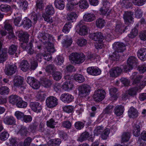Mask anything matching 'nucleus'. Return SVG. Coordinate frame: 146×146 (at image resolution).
<instances>
[{
	"label": "nucleus",
	"instance_id": "nucleus-1",
	"mask_svg": "<svg viewBox=\"0 0 146 146\" xmlns=\"http://www.w3.org/2000/svg\"><path fill=\"white\" fill-rule=\"evenodd\" d=\"M38 37L44 44H46L48 45L45 46L48 52H49V53H53V45L50 42L52 38L50 35L46 33H41L38 36Z\"/></svg>",
	"mask_w": 146,
	"mask_h": 146
},
{
	"label": "nucleus",
	"instance_id": "nucleus-2",
	"mask_svg": "<svg viewBox=\"0 0 146 146\" xmlns=\"http://www.w3.org/2000/svg\"><path fill=\"white\" fill-rule=\"evenodd\" d=\"M142 75H137V73L134 72L131 76V79L133 80V84L136 85L138 88L142 89L146 85V81L144 79L143 80Z\"/></svg>",
	"mask_w": 146,
	"mask_h": 146
},
{
	"label": "nucleus",
	"instance_id": "nucleus-3",
	"mask_svg": "<svg viewBox=\"0 0 146 146\" xmlns=\"http://www.w3.org/2000/svg\"><path fill=\"white\" fill-rule=\"evenodd\" d=\"M69 59L72 63L79 64L83 62L85 60V56L83 53H72L69 56Z\"/></svg>",
	"mask_w": 146,
	"mask_h": 146
},
{
	"label": "nucleus",
	"instance_id": "nucleus-4",
	"mask_svg": "<svg viewBox=\"0 0 146 146\" xmlns=\"http://www.w3.org/2000/svg\"><path fill=\"white\" fill-rule=\"evenodd\" d=\"M106 92L102 90H98L95 91L93 96V98L95 101L100 102L104 98Z\"/></svg>",
	"mask_w": 146,
	"mask_h": 146
},
{
	"label": "nucleus",
	"instance_id": "nucleus-5",
	"mask_svg": "<svg viewBox=\"0 0 146 146\" xmlns=\"http://www.w3.org/2000/svg\"><path fill=\"white\" fill-rule=\"evenodd\" d=\"M79 91V95L80 97H84L87 96L90 92V87L88 85H82L78 88Z\"/></svg>",
	"mask_w": 146,
	"mask_h": 146
},
{
	"label": "nucleus",
	"instance_id": "nucleus-6",
	"mask_svg": "<svg viewBox=\"0 0 146 146\" xmlns=\"http://www.w3.org/2000/svg\"><path fill=\"white\" fill-rule=\"evenodd\" d=\"M46 105L49 108H52L55 107L58 104V100L57 98L53 96H50L46 100Z\"/></svg>",
	"mask_w": 146,
	"mask_h": 146
},
{
	"label": "nucleus",
	"instance_id": "nucleus-7",
	"mask_svg": "<svg viewBox=\"0 0 146 146\" xmlns=\"http://www.w3.org/2000/svg\"><path fill=\"white\" fill-rule=\"evenodd\" d=\"M16 35L19 37V40L21 44H23V43H26L28 42L29 36L27 33H24L21 31L17 32Z\"/></svg>",
	"mask_w": 146,
	"mask_h": 146
},
{
	"label": "nucleus",
	"instance_id": "nucleus-8",
	"mask_svg": "<svg viewBox=\"0 0 146 146\" xmlns=\"http://www.w3.org/2000/svg\"><path fill=\"white\" fill-rule=\"evenodd\" d=\"M139 89L141 90L138 88V86L137 87H133L129 89L128 91V94L126 93L123 96L122 98L123 100H126L129 98V96H135L137 93V91Z\"/></svg>",
	"mask_w": 146,
	"mask_h": 146
},
{
	"label": "nucleus",
	"instance_id": "nucleus-9",
	"mask_svg": "<svg viewBox=\"0 0 146 146\" xmlns=\"http://www.w3.org/2000/svg\"><path fill=\"white\" fill-rule=\"evenodd\" d=\"M87 71L88 74L92 76H97L101 73V70L96 66L88 67L87 68Z\"/></svg>",
	"mask_w": 146,
	"mask_h": 146
},
{
	"label": "nucleus",
	"instance_id": "nucleus-10",
	"mask_svg": "<svg viewBox=\"0 0 146 146\" xmlns=\"http://www.w3.org/2000/svg\"><path fill=\"white\" fill-rule=\"evenodd\" d=\"M83 22V21H81L78 24L79 29L77 30L78 34L81 36L86 35L88 34V28L85 25L81 26Z\"/></svg>",
	"mask_w": 146,
	"mask_h": 146
},
{
	"label": "nucleus",
	"instance_id": "nucleus-11",
	"mask_svg": "<svg viewBox=\"0 0 146 146\" xmlns=\"http://www.w3.org/2000/svg\"><path fill=\"white\" fill-rule=\"evenodd\" d=\"M74 99L73 97L68 93H64L62 94L60 99L65 103H69L71 102Z\"/></svg>",
	"mask_w": 146,
	"mask_h": 146
},
{
	"label": "nucleus",
	"instance_id": "nucleus-12",
	"mask_svg": "<svg viewBox=\"0 0 146 146\" xmlns=\"http://www.w3.org/2000/svg\"><path fill=\"white\" fill-rule=\"evenodd\" d=\"M89 37L90 38L93 40L98 41L99 42H100L102 41L104 37L102 33L99 32L91 33L90 34Z\"/></svg>",
	"mask_w": 146,
	"mask_h": 146
},
{
	"label": "nucleus",
	"instance_id": "nucleus-13",
	"mask_svg": "<svg viewBox=\"0 0 146 146\" xmlns=\"http://www.w3.org/2000/svg\"><path fill=\"white\" fill-rule=\"evenodd\" d=\"M113 47L115 51L119 53L123 52L125 49V45L123 43L117 42L113 44Z\"/></svg>",
	"mask_w": 146,
	"mask_h": 146
},
{
	"label": "nucleus",
	"instance_id": "nucleus-14",
	"mask_svg": "<svg viewBox=\"0 0 146 146\" xmlns=\"http://www.w3.org/2000/svg\"><path fill=\"white\" fill-rule=\"evenodd\" d=\"M16 69L17 67L15 65H9L5 67V73L7 75H12L15 72Z\"/></svg>",
	"mask_w": 146,
	"mask_h": 146
},
{
	"label": "nucleus",
	"instance_id": "nucleus-15",
	"mask_svg": "<svg viewBox=\"0 0 146 146\" xmlns=\"http://www.w3.org/2000/svg\"><path fill=\"white\" fill-rule=\"evenodd\" d=\"M133 13L130 11L125 12L123 15V19L125 23L127 24H128L129 23H131L133 19Z\"/></svg>",
	"mask_w": 146,
	"mask_h": 146
},
{
	"label": "nucleus",
	"instance_id": "nucleus-16",
	"mask_svg": "<svg viewBox=\"0 0 146 146\" xmlns=\"http://www.w3.org/2000/svg\"><path fill=\"white\" fill-rule=\"evenodd\" d=\"M39 84H41L45 88H49L52 84L50 80L44 77H41L40 78Z\"/></svg>",
	"mask_w": 146,
	"mask_h": 146
},
{
	"label": "nucleus",
	"instance_id": "nucleus-17",
	"mask_svg": "<svg viewBox=\"0 0 146 146\" xmlns=\"http://www.w3.org/2000/svg\"><path fill=\"white\" fill-rule=\"evenodd\" d=\"M138 113L136 109L132 106L128 111V115L130 118H134L138 116Z\"/></svg>",
	"mask_w": 146,
	"mask_h": 146
},
{
	"label": "nucleus",
	"instance_id": "nucleus-18",
	"mask_svg": "<svg viewBox=\"0 0 146 146\" xmlns=\"http://www.w3.org/2000/svg\"><path fill=\"white\" fill-rule=\"evenodd\" d=\"M137 55L141 60H146V48H141L137 52Z\"/></svg>",
	"mask_w": 146,
	"mask_h": 146
},
{
	"label": "nucleus",
	"instance_id": "nucleus-19",
	"mask_svg": "<svg viewBox=\"0 0 146 146\" xmlns=\"http://www.w3.org/2000/svg\"><path fill=\"white\" fill-rule=\"evenodd\" d=\"M122 71L121 68L119 67H115L110 71V74L112 77H117L120 74Z\"/></svg>",
	"mask_w": 146,
	"mask_h": 146
},
{
	"label": "nucleus",
	"instance_id": "nucleus-20",
	"mask_svg": "<svg viewBox=\"0 0 146 146\" xmlns=\"http://www.w3.org/2000/svg\"><path fill=\"white\" fill-rule=\"evenodd\" d=\"M23 80L22 77L20 76H15L13 80V85L16 87H19L23 84Z\"/></svg>",
	"mask_w": 146,
	"mask_h": 146
},
{
	"label": "nucleus",
	"instance_id": "nucleus-21",
	"mask_svg": "<svg viewBox=\"0 0 146 146\" xmlns=\"http://www.w3.org/2000/svg\"><path fill=\"white\" fill-rule=\"evenodd\" d=\"M124 110V107L121 105L116 106L114 109L115 114L118 116H119L122 114Z\"/></svg>",
	"mask_w": 146,
	"mask_h": 146
},
{
	"label": "nucleus",
	"instance_id": "nucleus-22",
	"mask_svg": "<svg viewBox=\"0 0 146 146\" xmlns=\"http://www.w3.org/2000/svg\"><path fill=\"white\" fill-rule=\"evenodd\" d=\"M127 63L128 65L130 66V67L131 66L133 67L137 65V58L133 56L130 57L127 59Z\"/></svg>",
	"mask_w": 146,
	"mask_h": 146
},
{
	"label": "nucleus",
	"instance_id": "nucleus-23",
	"mask_svg": "<svg viewBox=\"0 0 146 146\" xmlns=\"http://www.w3.org/2000/svg\"><path fill=\"white\" fill-rule=\"evenodd\" d=\"M54 3L56 7L59 9L62 10L64 7V3L63 0H55Z\"/></svg>",
	"mask_w": 146,
	"mask_h": 146
},
{
	"label": "nucleus",
	"instance_id": "nucleus-24",
	"mask_svg": "<svg viewBox=\"0 0 146 146\" xmlns=\"http://www.w3.org/2000/svg\"><path fill=\"white\" fill-rule=\"evenodd\" d=\"M4 123L8 125H13L15 122V120L14 117L12 116H8L4 119Z\"/></svg>",
	"mask_w": 146,
	"mask_h": 146
},
{
	"label": "nucleus",
	"instance_id": "nucleus-25",
	"mask_svg": "<svg viewBox=\"0 0 146 146\" xmlns=\"http://www.w3.org/2000/svg\"><path fill=\"white\" fill-rule=\"evenodd\" d=\"M21 70L24 72H26L29 69V65L27 61L23 60L21 62L20 66Z\"/></svg>",
	"mask_w": 146,
	"mask_h": 146
},
{
	"label": "nucleus",
	"instance_id": "nucleus-26",
	"mask_svg": "<svg viewBox=\"0 0 146 146\" xmlns=\"http://www.w3.org/2000/svg\"><path fill=\"white\" fill-rule=\"evenodd\" d=\"M27 83L31 86L34 89H36V82H35L34 78L31 77H29L27 80Z\"/></svg>",
	"mask_w": 146,
	"mask_h": 146
},
{
	"label": "nucleus",
	"instance_id": "nucleus-27",
	"mask_svg": "<svg viewBox=\"0 0 146 146\" xmlns=\"http://www.w3.org/2000/svg\"><path fill=\"white\" fill-rule=\"evenodd\" d=\"M84 20L87 22L92 21L95 19L94 14L91 13L85 14L83 16Z\"/></svg>",
	"mask_w": 146,
	"mask_h": 146
},
{
	"label": "nucleus",
	"instance_id": "nucleus-28",
	"mask_svg": "<svg viewBox=\"0 0 146 146\" xmlns=\"http://www.w3.org/2000/svg\"><path fill=\"white\" fill-rule=\"evenodd\" d=\"M20 97L15 95H12L10 96L9 98V102L13 105L17 104L19 100H20Z\"/></svg>",
	"mask_w": 146,
	"mask_h": 146
},
{
	"label": "nucleus",
	"instance_id": "nucleus-29",
	"mask_svg": "<svg viewBox=\"0 0 146 146\" xmlns=\"http://www.w3.org/2000/svg\"><path fill=\"white\" fill-rule=\"evenodd\" d=\"M73 87L72 82L69 81L65 82L62 85L63 89L65 91L68 90L72 89Z\"/></svg>",
	"mask_w": 146,
	"mask_h": 146
},
{
	"label": "nucleus",
	"instance_id": "nucleus-30",
	"mask_svg": "<svg viewBox=\"0 0 146 146\" xmlns=\"http://www.w3.org/2000/svg\"><path fill=\"white\" fill-rule=\"evenodd\" d=\"M78 4L79 7L82 9H86L89 7L88 3L86 0H80L76 4Z\"/></svg>",
	"mask_w": 146,
	"mask_h": 146
},
{
	"label": "nucleus",
	"instance_id": "nucleus-31",
	"mask_svg": "<svg viewBox=\"0 0 146 146\" xmlns=\"http://www.w3.org/2000/svg\"><path fill=\"white\" fill-rule=\"evenodd\" d=\"M131 0H123L121 1V4L123 7L126 8H130L132 5Z\"/></svg>",
	"mask_w": 146,
	"mask_h": 146
},
{
	"label": "nucleus",
	"instance_id": "nucleus-32",
	"mask_svg": "<svg viewBox=\"0 0 146 146\" xmlns=\"http://www.w3.org/2000/svg\"><path fill=\"white\" fill-rule=\"evenodd\" d=\"M123 25H122L120 22L117 23L116 24L115 27V31L118 34H122L124 32V30H123Z\"/></svg>",
	"mask_w": 146,
	"mask_h": 146
},
{
	"label": "nucleus",
	"instance_id": "nucleus-33",
	"mask_svg": "<svg viewBox=\"0 0 146 146\" xmlns=\"http://www.w3.org/2000/svg\"><path fill=\"white\" fill-rule=\"evenodd\" d=\"M23 24L24 28L25 29H27L31 26V21L27 18H25L23 22Z\"/></svg>",
	"mask_w": 146,
	"mask_h": 146
},
{
	"label": "nucleus",
	"instance_id": "nucleus-34",
	"mask_svg": "<svg viewBox=\"0 0 146 146\" xmlns=\"http://www.w3.org/2000/svg\"><path fill=\"white\" fill-rule=\"evenodd\" d=\"M133 135L135 137H138L140 134V129L139 125L135 124L133 126Z\"/></svg>",
	"mask_w": 146,
	"mask_h": 146
},
{
	"label": "nucleus",
	"instance_id": "nucleus-35",
	"mask_svg": "<svg viewBox=\"0 0 146 146\" xmlns=\"http://www.w3.org/2000/svg\"><path fill=\"white\" fill-rule=\"evenodd\" d=\"M62 76V73L60 71H55L52 75L53 79L56 81H59L60 80Z\"/></svg>",
	"mask_w": 146,
	"mask_h": 146
},
{
	"label": "nucleus",
	"instance_id": "nucleus-36",
	"mask_svg": "<svg viewBox=\"0 0 146 146\" xmlns=\"http://www.w3.org/2000/svg\"><path fill=\"white\" fill-rule=\"evenodd\" d=\"M5 28L6 30L9 31V38H11L13 37L14 35L13 31V28L11 25L9 24H5Z\"/></svg>",
	"mask_w": 146,
	"mask_h": 146
},
{
	"label": "nucleus",
	"instance_id": "nucleus-37",
	"mask_svg": "<svg viewBox=\"0 0 146 146\" xmlns=\"http://www.w3.org/2000/svg\"><path fill=\"white\" fill-rule=\"evenodd\" d=\"M131 134L129 132H124L123 133L121 136V142L122 143L127 142L129 141Z\"/></svg>",
	"mask_w": 146,
	"mask_h": 146
},
{
	"label": "nucleus",
	"instance_id": "nucleus-38",
	"mask_svg": "<svg viewBox=\"0 0 146 146\" xmlns=\"http://www.w3.org/2000/svg\"><path fill=\"white\" fill-rule=\"evenodd\" d=\"M77 14L74 12L68 13L66 17L68 20L73 22L74 20L77 17Z\"/></svg>",
	"mask_w": 146,
	"mask_h": 146
},
{
	"label": "nucleus",
	"instance_id": "nucleus-39",
	"mask_svg": "<svg viewBox=\"0 0 146 146\" xmlns=\"http://www.w3.org/2000/svg\"><path fill=\"white\" fill-rule=\"evenodd\" d=\"M89 134L87 132H84L77 139L79 141L82 142L86 140L89 136Z\"/></svg>",
	"mask_w": 146,
	"mask_h": 146
},
{
	"label": "nucleus",
	"instance_id": "nucleus-40",
	"mask_svg": "<svg viewBox=\"0 0 146 146\" xmlns=\"http://www.w3.org/2000/svg\"><path fill=\"white\" fill-rule=\"evenodd\" d=\"M16 129V131L22 135H26L27 132V129L25 127H21V126H19Z\"/></svg>",
	"mask_w": 146,
	"mask_h": 146
},
{
	"label": "nucleus",
	"instance_id": "nucleus-41",
	"mask_svg": "<svg viewBox=\"0 0 146 146\" xmlns=\"http://www.w3.org/2000/svg\"><path fill=\"white\" fill-rule=\"evenodd\" d=\"M56 70V68L54 64H50L48 65L46 68V71L48 73H54Z\"/></svg>",
	"mask_w": 146,
	"mask_h": 146
},
{
	"label": "nucleus",
	"instance_id": "nucleus-42",
	"mask_svg": "<svg viewBox=\"0 0 146 146\" xmlns=\"http://www.w3.org/2000/svg\"><path fill=\"white\" fill-rule=\"evenodd\" d=\"M105 22L104 20L102 18H99L96 21V25L99 28H102L105 25Z\"/></svg>",
	"mask_w": 146,
	"mask_h": 146
},
{
	"label": "nucleus",
	"instance_id": "nucleus-43",
	"mask_svg": "<svg viewBox=\"0 0 146 146\" xmlns=\"http://www.w3.org/2000/svg\"><path fill=\"white\" fill-rule=\"evenodd\" d=\"M16 106L19 108H25L27 106V103L26 102L20 98L19 100L16 104Z\"/></svg>",
	"mask_w": 146,
	"mask_h": 146
},
{
	"label": "nucleus",
	"instance_id": "nucleus-44",
	"mask_svg": "<svg viewBox=\"0 0 146 146\" xmlns=\"http://www.w3.org/2000/svg\"><path fill=\"white\" fill-rule=\"evenodd\" d=\"M45 12L48 15H52L54 13L53 6L51 5H48L45 9Z\"/></svg>",
	"mask_w": 146,
	"mask_h": 146
},
{
	"label": "nucleus",
	"instance_id": "nucleus-45",
	"mask_svg": "<svg viewBox=\"0 0 146 146\" xmlns=\"http://www.w3.org/2000/svg\"><path fill=\"white\" fill-rule=\"evenodd\" d=\"M57 123V122L55 121L53 118H51L47 121L46 124L47 126L52 128H54Z\"/></svg>",
	"mask_w": 146,
	"mask_h": 146
},
{
	"label": "nucleus",
	"instance_id": "nucleus-46",
	"mask_svg": "<svg viewBox=\"0 0 146 146\" xmlns=\"http://www.w3.org/2000/svg\"><path fill=\"white\" fill-rule=\"evenodd\" d=\"M74 77L75 80L80 83H82L84 81L85 79L84 76L79 74L75 75Z\"/></svg>",
	"mask_w": 146,
	"mask_h": 146
},
{
	"label": "nucleus",
	"instance_id": "nucleus-47",
	"mask_svg": "<svg viewBox=\"0 0 146 146\" xmlns=\"http://www.w3.org/2000/svg\"><path fill=\"white\" fill-rule=\"evenodd\" d=\"M49 142L52 146H58L61 143V140L59 139H56L51 140Z\"/></svg>",
	"mask_w": 146,
	"mask_h": 146
},
{
	"label": "nucleus",
	"instance_id": "nucleus-48",
	"mask_svg": "<svg viewBox=\"0 0 146 146\" xmlns=\"http://www.w3.org/2000/svg\"><path fill=\"white\" fill-rule=\"evenodd\" d=\"M113 106L108 105L103 110V113L104 114H111L112 111Z\"/></svg>",
	"mask_w": 146,
	"mask_h": 146
},
{
	"label": "nucleus",
	"instance_id": "nucleus-49",
	"mask_svg": "<svg viewBox=\"0 0 146 146\" xmlns=\"http://www.w3.org/2000/svg\"><path fill=\"white\" fill-rule=\"evenodd\" d=\"M119 53L115 51V52L113 53V54L110 56L109 59L113 61H117L119 60Z\"/></svg>",
	"mask_w": 146,
	"mask_h": 146
},
{
	"label": "nucleus",
	"instance_id": "nucleus-50",
	"mask_svg": "<svg viewBox=\"0 0 146 146\" xmlns=\"http://www.w3.org/2000/svg\"><path fill=\"white\" fill-rule=\"evenodd\" d=\"M72 42L71 38H68L66 40H64L62 42V43L64 46L67 48L71 45Z\"/></svg>",
	"mask_w": 146,
	"mask_h": 146
},
{
	"label": "nucleus",
	"instance_id": "nucleus-51",
	"mask_svg": "<svg viewBox=\"0 0 146 146\" xmlns=\"http://www.w3.org/2000/svg\"><path fill=\"white\" fill-rule=\"evenodd\" d=\"M71 23L70 22H67L64 25L62 29V31L65 33H67L69 31L71 27Z\"/></svg>",
	"mask_w": 146,
	"mask_h": 146
},
{
	"label": "nucleus",
	"instance_id": "nucleus-52",
	"mask_svg": "<svg viewBox=\"0 0 146 146\" xmlns=\"http://www.w3.org/2000/svg\"><path fill=\"white\" fill-rule=\"evenodd\" d=\"M46 96V95L44 92H38L37 93V100H38L41 102L43 101L45 99Z\"/></svg>",
	"mask_w": 146,
	"mask_h": 146
},
{
	"label": "nucleus",
	"instance_id": "nucleus-53",
	"mask_svg": "<svg viewBox=\"0 0 146 146\" xmlns=\"http://www.w3.org/2000/svg\"><path fill=\"white\" fill-rule=\"evenodd\" d=\"M138 31L137 29L135 27L131 30L128 36L129 37L133 38L135 37L138 34Z\"/></svg>",
	"mask_w": 146,
	"mask_h": 146
},
{
	"label": "nucleus",
	"instance_id": "nucleus-54",
	"mask_svg": "<svg viewBox=\"0 0 146 146\" xmlns=\"http://www.w3.org/2000/svg\"><path fill=\"white\" fill-rule=\"evenodd\" d=\"M0 9L3 12H7L11 11V7L7 5L2 4L0 5Z\"/></svg>",
	"mask_w": 146,
	"mask_h": 146
},
{
	"label": "nucleus",
	"instance_id": "nucleus-55",
	"mask_svg": "<svg viewBox=\"0 0 146 146\" xmlns=\"http://www.w3.org/2000/svg\"><path fill=\"white\" fill-rule=\"evenodd\" d=\"M117 91V89L113 87H112L110 89V93L111 96L115 98L116 99L117 98L115 93Z\"/></svg>",
	"mask_w": 146,
	"mask_h": 146
},
{
	"label": "nucleus",
	"instance_id": "nucleus-56",
	"mask_svg": "<svg viewBox=\"0 0 146 146\" xmlns=\"http://www.w3.org/2000/svg\"><path fill=\"white\" fill-rule=\"evenodd\" d=\"M9 92V89L6 86H2L0 88V94L1 95L7 94Z\"/></svg>",
	"mask_w": 146,
	"mask_h": 146
},
{
	"label": "nucleus",
	"instance_id": "nucleus-57",
	"mask_svg": "<svg viewBox=\"0 0 146 146\" xmlns=\"http://www.w3.org/2000/svg\"><path fill=\"white\" fill-rule=\"evenodd\" d=\"M84 126V123L80 121L76 122L74 124L75 128L78 130H80L83 128Z\"/></svg>",
	"mask_w": 146,
	"mask_h": 146
},
{
	"label": "nucleus",
	"instance_id": "nucleus-58",
	"mask_svg": "<svg viewBox=\"0 0 146 146\" xmlns=\"http://www.w3.org/2000/svg\"><path fill=\"white\" fill-rule=\"evenodd\" d=\"M61 125L63 127L67 129H70L72 126V124L68 121H64L62 122Z\"/></svg>",
	"mask_w": 146,
	"mask_h": 146
},
{
	"label": "nucleus",
	"instance_id": "nucleus-59",
	"mask_svg": "<svg viewBox=\"0 0 146 146\" xmlns=\"http://www.w3.org/2000/svg\"><path fill=\"white\" fill-rule=\"evenodd\" d=\"M17 49V47L15 45H11L9 48L8 53L10 55H13L16 52Z\"/></svg>",
	"mask_w": 146,
	"mask_h": 146
},
{
	"label": "nucleus",
	"instance_id": "nucleus-60",
	"mask_svg": "<svg viewBox=\"0 0 146 146\" xmlns=\"http://www.w3.org/2000/svg\"><path fill=\"white\" fill-rule=\"evenodd\" d=\"M9 135V134L7 132H3L0 134V139L1 140L5 141L7 139Z\"/></svg>",
	"mask_w": 146,
	"mask_h": 146
},
{
	"label": "nucleus",
	"instance_id": "nucleus-61",
	"mask_svg": "<svg viewBox=\"0 0 146 146\" xmlns=\"http://www.w3.org/2000/svg\"><path fill=\"white\" fill-rule=\"evenodd\" d=\"M59 135L61 138L64 140H66L68 138V135L67 133L63 131H58Z\"/></svg>",
	"mask_w": 146,
	"mask_h": 146
},
{
	"label": "nucleus",
	"instance_id": "nucleus-62",
	"mask_svg": "<svg viewBox=\"0 0 146 146\" xmlns=\"http://www.w3.org/2000/svg\"><path fill=\"white\" fill-rule=\"evenodd\" d=\"M74 109V107L72 106H66L63 108V110L68 113L72 112Z\"/></svg>",
	"mask_w": 146,
	"mask_h": 146
},
{
	"label": "nucleus",
	"instance_id": "nucleus-63",
	"mask_svg": "<svg viewBox=\"0 0 146 146\" xmlns=\"http://www.w3.org/2000/svg\"><path fill=\"white\" fill-rule=\"evenodd\" d=\"M15 115L18 119H21V121L24 115L23 113L19 111H16L15 113Z\"/></svg>",
	"mask_w": 146,
	"mask_h": 146
},
{
	"label": "nucleus",
	"instance_id": "nucleus-64",
	"mask_svg": "<svg viewBox=\"0 0 146 146\" xmlns=\"http://www.w3.org/2000/svg\"><path fill=\"white\" fill-rule=\"evenodd\" d=\"M55 61L57 64L60 65L63 63L64 61V59L62 56H58L56 58Z\"/></svg>",
	"mask_w": 146,
	"mask_h": 146
}]
</instances>
